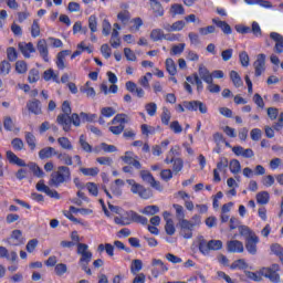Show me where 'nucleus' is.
Instances as JSON below:
<instances>
[{
	"instance_id": "nucleus-1",
	"label": "nucleus",
	"mask_w": 283,
	"mask_h": 283,
	"mask_svg": "<svg viewBox=\"0 0 283 283\" xmlns=\"http://www.w3.org/2000/svg\"><path fill=\"white\" fill-rule=\"evenodd\" d=\"M108 209H111V211H114L115 213H118V217L114 218V222L115 224H119L120 227H127L128 224H132V222H137L138 224H147L148 222L147 218L138 214V212H134L130 210L120 213V208L113 205H109Z\"/></svg>"
},
{
	"instance_id": "nucleus-2",
	"label": "nucleus",
	"mask_w": 283,
	"mask_h": 283,
	"mask_svg": "<svg viewBox=\"0 0 283 283\" xmlns=\"http://www.w3.org/2000/svg\"><path fill=\"white\" fill-rule=\"evenodd\" d=\"M77 255H81L78 264L82 271H85L86 275H92V270L90 269V262H92V251H90V245L85 243H77Z\"/></svg>"
},
{
	"instance_id": "nucleus-3",
	"label": "nucleus",
	"mask_w": 283,
	"mask_h": 283,
	"mask_svg": "<svg viewBox=\"0 0 283 283\" xmlns=\"http://www.w3.org/2000/svg\"><path fill=\"white\" fill-rule=\"evenodd\" d=\"M72 180V171L67 166H60L57 171L51 175L50 185L52 187H60L63 182Z\"/></svg>"
},
{
	"instance_id": "nucleus-4",
	"label": "nucleus",
	"mask_w": 283,
	"mask_h": 283,
	"mask_svg": "<svg viewBox=\"0 0 283 283\" xmlns=\"http://www.w3.org/2000/svg\"><path fill=\"white\" fill-rule=\"evenodd\" d=\"M224 243L220 240H210L207 241L205 238L200 237L199 238V251L202 253V255H209V251H220Z\"/></svg>"
},
{
	"instance_id": "nucleus-5",
	"label": "nucleus",
	"mask_w": 283,
	"mask_h": 283,
	"mask_svg": "<svg viewBox=\"0 0 283 283\" xmlns=\"http://www.w3.org/2000/svg\"><path fill=\"white\" fill-rule=\"evenodd\" d=\"M62 112L56 118L57 125H61L64 132H70V114H72V107H70V102H63Z\"/></svg>"
},
{
	"instance_id": "nucleus-6",
	"label": "nucleus",
	"mask_w": 283,
	"mask_h": 283,
	"mask_svg": "<svg viewBox=\"0 0 283 283\" xmlns=\"http://www.w3.org/2000/svg\"><path fill=\"white\" fill-rule=\"evenodd\" d=\"M126 182L129 185L132 193L139 196L143 200H149L151 198V190L146 189L143 185L136 182V180L128 179Z\"/></svg>"
},
{
	"instance_id": "nucleus-7",
	"label": "nucleus",
	"mask_w": 283,
	"mask_h": 283,
	"mask_svg": "<svg viewBox=\"0 0 283 283\" xmlns=\"http://www.w3.org/2000/svg\"><path fill=\"white\" fill-rule=\"evenodd\" d=\"M127 123V115L126 114H117L113 119H112V125L108 129L114 134L115 136H118L123 134L125 129V124Z\"/></svg>"
},
{
	"instance_id": "nucleus-8",
	"label": "nucleus",
	"mask_w": 283,
	"mask_h": 283,
	"mask_svg": "<svg viewBox=\"0 0 283 283\" xmlns=\"http://www.w3.org/2000/svg\"><path fill=\"white\" fill-rule=\"evenodd\" d=\"M279 271H280V265L274 264L271 268L261 269V274L263 277H268L270 282L280 283V274H277Z\"/></svg>"
},
{
	"instance_id": "nucleus-9",
	"label": "nucleus",
	"mask_w": 283,
	"mask_h": 283,
	"mask_svg": "<svg viewBox=\"0 0 283 283\" xmlns=\"http://www.w3.org/2000/svg\"><path fill=\"white\" fill-rule=\"evenodd\" d=\"M254 76H260L266 72V54L260 53L253 63Z\"/></svg>"
},
{
	"instance_id": "nucleus-10",
	"label": "nucleus",
	"mask_w": 283,
	"mask_h": 283,
	"mask_svg": "<svg viewBox=\"0 0 283 283\" xmlns=\"http://www.w3.org/2000/svg\"><path fill=\"white\" fill-rule=\"evenodd\" d=\"M184 107L189 112H200V114H207V104L200 101L184 102Z\"/></svg>"
},
{
	"instance_id": "nucleus-11",
	"label": "nucleus",
	"mask_w": 283,
	"mask_h": 283,
	"mask_svg": "<svg viewBox=\"0 0 283 283\" xmlns=\"http://www.w3.org/2000/svg\"><path fill=\"white\" fill-rule=\"evenodd\" d=\"M228 168H229V160L227 158L220 159V161L217 164V168L213 170L214 182H220V180H222V178H220V172L227 174Z\"/></svg>"
},
{
	"instance_id": "nucleus-12",
	"label": "nucleus",
	"mask_w": 283,
	"mask_h": 283,
	"mask_svg": "<svg viewBox=\"0 0 283 283\" xmlns=\"http://www.w3.org/2000/svg\"><path fill=\"white\" fill-rule=\"evenodd\" d=\"M140 178L144 180V182H148L153 189H157V191H163V186H160V181H156L151 172L148 170H142L140 171Z\"/></svg>"
},
{
	"instance_id": "nucleus-13",
	"label": "nucleus",
	"mask_w": 283,
	"mask_h": 283,
	"mask_svg": "<svg viewBox=\"0 0 283 283\" xmlns=\"http://www.w3.org/2000/svg\"><path fill=\"white\" fill-rule=\"evenodd\" d=\"M229 253H244V243L239 240H230L227 242Z\"/></svg>"
},
{
	"instance_id": "nucleus-14",
	"label": "nucleus",
	"mask_w": 283,
	"mask_h": 283,
	"mask_svg": "<svg viewBox=\"0 0 283 283\" xmlns=\"http://www.w3.org/2000/svg\"><path fill=\"white\" fill-rule=\"evenodd\" d=\"M38 52L40 54V56L43 59V61H45V63L50 62V51L48 50V41L45 39H42L38 42Z\"/></svg>"
},
{
	"instance_id": "nucleus-15",
	"label": "nucleus",
	"mask_w": 283,
	"mask_h": 283,
	"mask_svg": "<svg viewBox=\"0 0 283 283\" xmlns=\"http://www.w3.org/2000/svg\"><path fill=\"white\" fill-rule=\"evenodd\" d=\"M163 216L166 222L165 231L167 235H174V233H176V226H174V219H171V213L169 211H165Z\"/></svg>"
},
{
	"instance_id": "nucleus-16",
	"label": "nucleus",
	"mask_w": 283,
	"mask_h": 283,
	"mask_svg": "<svg viewBox=\"0 0 283 283\" xmlns=\"http://www.w3.org/2000/svg\"><path fill=\"white\" fill-rule=\"evenodd\" d=\"M258 242H260V239L255 234L247 239L245 249L248 253L251 255H255V253H258Z\"/></svg>"
},
{
	"instance_id": "nucleus-17",
	"label": "nucleus",
	"mask_w": 283,
	"mask_h": 283,
	"mask_svg": "<svg viewBox=\"0 0 283 283\" xmlns=\"http://www.w3.org/2000/svg\"><path fill=\"white\" fill-rule=\"evenodd\" d=\"M270 39H272V41H274V43H275L274 52H276V54H282V52H283V35L277 32H271Z\"/></svg>"
},
{
	"instance_id": "nucleus-18",
	"label": "nucleus",
	"mask_w": 283,
	"mask_h": 283,
	"mask_svg": "<svg viewBox=\"0 0 283 283\" xmlns=\"http://www.w3.org/2000/svg\"><path fill=\"white\" fill-rule=\"evenodd\" d=\"M232 151L235 156H241L242 158H253L255 153L251 148H244L242 146H234Z\"/></svg>"
},
{
	"instance_id": "nucleus-19",
	"label": "nucleus",
	"mask_w": 283,
	"mask_h": 283,
	"mask_svg": "<svg viewBox=\"0 0 283 283\" xmlns=\"http://www.w3.org/2000/svg\"><path fill=\"white\" fill-rule=\"evenodd\" d=\"M18 48L21 54H23L24 59H30V55L35 52L34 44H32V42H29V43L20 42L18 44Z\"/></svg>"
},
{
	"instance_id": "nucleus-20",
	"label": "nucleus",
	"mask_w": 283,
	"mask_h": 283,
	"mask_svg": "<svg viewBox=\"0 0 283 283\" xmlns=\"http://www.w3.org/2000/svg\"><path fill=\"white\" fill-rule=\"evenodd\" d=\"M165 163H166V165H171V163H172V171L175 174L182 171V168L185 167V163L180 158L166 157Z\"/></svg>"
},
{
	"instance_id": "nucleus-21",
	"label": "nucleus",
	"mask_w": 283,
	"mask_h": 283,
	"mask_svg": "<svg viewBox=\"0 0 283 283\" xmlns=\"http://www.w3.org/2000/svg\"><path fill=\"white\" fill-rule=\"evenodd\" d=\"M185 25H187L185 21L178 20L172 24H169V23L164 24V30H166V32H180L185 30Z\"/></svg>"
},
{
	"instance_id": "nucleus-22",
	"label": "nucleus",
	"mask_w": 283,
	"mask_h": 283,
	"mask_svg": "<svg viewBox=\"0 0 283 283\" xmlns=\"http://www.w3.org/2000/svg\"><path fill=\"white\" fill-rule=\"evenodd\" d=\"M70 54H72V51L70 50H63L57 53L55 61L57 70H63L65 67V57L70 56Z\"/></svg>"
},
{
	"instance_id": "nucleus-23",
	"label": "nucleus",
	"mask_w": 283,
	"mask_h": 283,
	"mask_svg": "<svg viewBox=\"0 0 283 283\" xmlns=\"http://www.w3.org/2000/svg\"><path fill=\"white\" fill-rule=\"evenodd\" d=\"M7 159L11 165H17L18 167H28V164L21 158H19L11 150L7 151Z\"/></svg>"
},
{
	"instance_id": "nucleus-24",
	"label": "nucleus",
	"mask_w": 283,
	"mask_h": 283,
	"mask_svg": "<svg viewBox=\"0 0 283 283\" xmlns=\"http://www.w3.org/2000/svg\"><path fill=\"white\" fill-rule=\"evenodd\" d=\"M231 271H247L249 263L244 259H239L232 262L230 265Z\"/></svg>"
},
{
	"instance_id": "nucleus-25",
	"label": "nucleus",
	"mask_w": 283,
	"mask_h": 283,
	"mask_svg": "<svg viewBox=\"0 0 283 283\" xmlns=\"http://www.w3.org/2000/svg\"><path fill=\"white\" fill-rule=\"evenodd\" d=\"M57 154L59 153L56 151V149H54V147H45L39 151V158L41 160H45V158H52V156H57Z\"/></svg>"
},
{
	"instance_id": "nucleus-26",
	"label": "nucleus",
	"mask_w": 283,
	"mask_h": 283,
	"mask_svg": "<svg viewBox=\"0 0 283 283\" xmlns=\"http://www.w3.org/2000/svg\"><path fill=\"white\" fill-rule=\"evenodd\" d=\"M165 65H166V71L170 76H176V74H178V66L176 65V62L174 61V59L171 57L166 59Z\"/></svg>"
},
{
	"instance_id": "nucleus-27",
	"label": "nucleus",
	"mask_w": 283,
	"mask_h": 283,
	"mask_svg": "<svg viewBox=\"0 0 283 283\" xmlns=\"http://www.w3.org/2000/svg\"><path fill=\"white\" fill-rule=\"evenodd\" d=\"M149 1H150V8L155 13V17H164L165 9H163V4H160L158 0H149Z\"/></svg>"
},
{
	"instance_id": "nucleus-28",
	"label": "nucleus",
	"mask_w": 283,
	"mask_h": 283,
	"mask_svg": "<svg viewBox=\"0 0 283 283\" xmlns=\"http://www.w3.org/2000/svg\"><path fill=\"white\" fill-rule=\"evenodd\" d=\"M101 92H103V94L105 96H107V94H117L118 93V85L116 84H112L109 87L107 86V82H103L99 86Z\"/></svg>"
},
{
	"instance_id": "nucleus-29",
	"label": "nucleus",
	"mask_w": 283,
	"mask_h": 283,
	"mask_svg": "<svg viewBox=\"0 0 283 283\" xmlns=\"http://www.w3.org/2000/svg\"><path fill=\"white\" fill-rule=\"evenodd\" d=\"M43 78L46 82L52 81L53 83H61V80H59V73L54 72L52 69L44 71Z\"/></svg>"
},
{
	"instance_id": "nucleus-30",
	"label": "nucleus",
	"mask_w": 283,
	"mask_h": 283,
	"mask_svg": "<svg viewBox=\"0 0 283 283\" xmlns=\"http://www.w3.org/2000/svg\"><path fill=\"white\" fill-rule=\"evenodd\" d=\"M82 94H86L87 98H95L96 91L92 87V82H86L85 85L81 87Z\"/></svg>"
},
{
	"instance_id": "nucleus-31",
	"label": "nucleus",
	"mask_w": 283,
	"mask_h": 283,
	"mask_svg": "<svg viewBox=\"0 0 283 283\" xmlns=\"http://www.w3.org/2000/svg\"><path fill=\"white\" fill-rule=\"evenodd\" d=\"M27 107L31 114H41V102L39 99H32L27 104Z\"/></svg>"
},
{
	"instance_id": "nucleus-32",
	"label": "nucleus",
	"mask_w": 283,
	"mask_h": 283,
	"mask_svg": "<svg viewBox=\"0 0 283 283\" xmlns=\"http://www.w3.org/2000/svg\"><path fill=\"white\" fill-rule=\"evenodd\" d=\"M199 76L205 81V83H211L213 81V75L205 66H199Z\"/></svg>"
},
{
	"instance_id": "nucleus-33",
	"label": "nucleus",
	"mask_w": 283,
	"mask_h": 283,
	"mask_svg": "<svg viewBox=\"0 0 283 283\" xmlns=\"http://www.w3.org/2000/svg\"><path fill=\"white\" fill-rule=\"evenodd\" d=\"M27 167H29L30 171H32L33 176L36 178H43V176H45V172H43V169H41L36 163H29Z\"/></svg>"
},
{
	"instance_id": "nucleus-34",
	"label": "nucleus",
	"mask_w": 283,
	"mask_h": 283,
	"mask_svg": "<svg viewBox=\"0 0 283 283\" xmlns=\"http://www.w3.org/2000/svg\"><path fill=\"white\" fill-rule=\"evenodd\" d=\"M57 160L62 163V165H67V167H72L74 161H72V156L67 153H57Z\"/></svg>"
},
{
	"instance_id": "nucleus-35",
	"label": "nucleus",
	"mask_w": 283,
	"mask_h": 283,
	"mask_svg": "<svg viewBox=\"0 0 283 283\" xmlns=\"http://www.w3.org/2000/svg\"><path fill=\"white\" fill-rule=\"evenodd\" d=\"M212 23H214V25L220 28L224 34H231V32H232L231 25H229V23H227L226 21H220L218 19H213Z\"/></svg>"
},
{
	"instance_id": "nucleus-36",
	"label": "nucleus",
	"mask_w": 283,
	"mask_h": 283,
	"mask_svg": "<svg viewBox=\"0 0 283 283\" xmlns=\"http://www.w3.org/2000/svg\"><path fill=\"white\" fill-rule=\"evenodd\" d=\"M11 240H13V247H19L23 244V234L21 230H13L11 233Z\"/></svg>"
},
{
	"instance_id": "nucleus-37",
	"label": "nucleus",
	"mask_w": 283,
	"mask_h": 283,
	"mask_svg": "<svg viewBox=\"0 0 283 283\" xmlns=\"http://www.w3.org/2000/svg\"><path fill=\"white\" fill-rule=\"evenodd\" d=\"M57 143L62 149H65L66 151H72L74 149V146L72 145V142L67 137H59Z\"/></svg>"
},
{
	"instance_id": "nucleus-38",
	"label": "nucleus",
	"mask_w": 283,
	"mask_h": 283,
	"mask_svg": "<svg viewBox=\"0 0 283 283\" xmlns=\"http://www.w3.org/2000/svg\"><path fill=\"white\" fill-rule=\"evenodd\" d=\"M140 271H143V261L140 259L133 260L130 265V273L133 275H138Z\"/></svg>"
},
{
	"instance_id": "nucleus-39",
	"label": "nucleus",
	"mask_w": 283,
	"mask_h": 283,
	"mask_svg": "<svg viewBox=\"0 0 283 283\" xmlns=\"http://www.w3.org/2000/svg\"><path fill=\"white\" fill-rule=\"evenodd\" d=\"M269 200H271V195H269V191H261L256 193L258 205H269Z\"/></svg>"
},
{
	"instance_id": "nucleus-40",
	"label": "nucleus",
	"mask_w": 283,
	"mask_h": 283,
	"mask_svg": "<svg viewBox=\"0 0 283 283\" xmlns=\"http://www.w3.org/2000/svg\"><path fill=\"white\" fill-rule=\"evenodd\" d=\"M230 81H232L234 87H242V85H244V82H242V77L235 71L230 72Z\"/></svg>"
},
{
	"instance_id": "nucleus-41",
	"label": "nucleus",
	"mask_w": 283,
	"mask_h": 283,
	"mask_svg": "<svg viewBox=\"0 0 283 283\" xmlns=\"http://www.w3.org/2000/svg\"><path fill=\"white\" fill-rule=\"evenodd\" d=\"M262 270L259 272L244 271V274L248 280H252V282H262Z\"/></svg>"
},
{
	"instance_id": "nucleus-42",
	"label": "nucleus",
	"mask_w": 283,
	"mask_h": 283,
	"mask_svg": "<svg viewBox=\"0 0 283 283\" xmlns=\"http://www.w3.org/2000/svg\"><path fill=\"white\" fill-rule=\"evenodd\" d=\"M25 140L31 151L36 149V137L32 133H25Z\"/></svg>"
},
{
	"instance_id": "nucleus-43",
	"label": "nucleus",
	"mask_w": 283,
	"mask_h": 283,
	"mask_svg": "<svg viewBox=\"0 0 283 283\" xmlns=\"http://www.w3.org/2000/svg\"><path fill=\"white\" fill-rule=\"evenodd\" d=\"M228 165L231 174H240L242 171V165L238 159H232Z\"/></svg>"
},
{
	"instance_id": "nucleus-44",
	"label": "nucleus",
	"mask_w": 283,
	"mask_h": 283,
	"mask_svg": "<svg viewBox=\"0 0 283 283\" xmlns=\"http://www.w3.org/2000/svg\"><path fill=\"white\" fill-rule=\"evenodd\" d=\"M186 44L185 43H179L176 45H172L170 50V56H180L182 52H185Z\"/></svg>"
},
{
	"instance_id": "nucleus-45",
	"label": "nucleus",
	"mask_w": 283,
	"mask_h": 283,
	"mask_svg": "<svg viewBox=\"0 0 283 283\" xmlns=\"http://www.w3.org/2000/svg\"><path fill=\"white\" fill-rule=\"evenodd\" d=\"M78 143H80V146L83 149V151H85L86 154H92V145H90V143H87L85 135L80 136Z\"/></svg>"
},
{
	"instance_id": "nucleus-46",
	"label": "nucleus",
	"mask_w": 283,
	"mask_h": 283,
	"mask_svg": "<svg viewBox=\"0 0 283 283\" xmlns=\"http://www.w3.org/2000/svg\"><path fill=\"white\" fill-rule=\"evenodd\" d=\"M150 39L151 41H163V39H165V31H163L161 29H154L150 32Z\"/></svg>"
},
{
	"instance_id": "nucleus-47",
	"label": "nucleus",
	"mask_w": 283,
	"mask_h": 283,
	"mask_svg": "<svg viewBox=\"0 0 283 283\" xmlns=\"http://www.w3.org/2000/svg\"><path fill=\"white\" fill-rule=\"evenodd\" d=\"M15 72L18 74H27L28 72V63L23 60H19L15 62Z\"/></svg>"
},
{
	"instance_id": "nucleus-48",
	"label": "nucleus",
	"mask_w": 283,
	"mask_h": 283,
	"mask_svg": "<svg viewBox=\"0 0 283 283\" xmlns=\"http://www.w3.org/2000/svg\"><path fill=\"white\" fill-rule=\"evenodd\" d=\"M151 264L156 269H159L161 273H167V271H169V268L160 259H153Z\"/></svg>"
},
{
	"instance_id": "nucleus-49",
	"label": "nucleus",
	"mask_w": 283,
	"mask_h": 283,
	"mask_svg": "<svg viewBox=\"0 0 283 283\" xmlns=\"http://www.w3.org/2000/svg\"><path fill=\"white\" fill-rule=\"evenodd\" d=\"M10 70H12V65L8 61H2L0 63V74L1 76H8L10 74Z\"/></svg>"
},
{
	"instance_id": "nucleus-50",
	"label": "nucleus",
	"mask_w": 283,
	"mask_h": 283,
	"mask_svg": "<svg viewBox=\"0 0 283 283\" xmlns=\"http://www.w3.org/2000/svg\"><path fill=\"white\" fill-rule=\"evenodd\" d=\"M158 211H160L158 206H147L140 211V213H144V216H156Z\"/></svg>"
},
{
	"instance_id": "nucleus-51",
	"label": "nucleus",
	"mask_w": 283,
	"mask_h": 283,
	"mask_svg": "<svg viewBox=\"0 0 283 283\" xmlns=\"http://www.w3.org/2000/svg\"><path fill=\"white\" fill-rule=\"evenodd\" d=\"M239 61H240L242 67H249V65L251 63V59L249 57V53H247V51H242L239 54Z\"/></svg>"
},
{
	"instance_id": "nucleus-52",
	"label": "nucleus",
	"mask_w": 283,
	"mask_h": 283,
	"mask_svg": "<svg viewBox=\"0 0 283 283\" xmlns=\"http://www.w3.org/2000/svg\"><path fill=\"white\" fill-rule=\"evenodd\" d=\"M55 275L59 277L65 275L67 273V264L65 263H57L54 268Z\"/></svg>"
},
{
	"instance_id": "nucleus-53",
	"label": "nucleus",
	"mask_w": 283,
	"mask_h": 283,
	"mask_svg": "<svg viewBox=\"0 0 283 283\" xmlns=\"http://www.w3.org/2000/svg\"><path fill=\"white\" fill-rule=\"evenodd\" d=\"M145 111L148 116H156V112H158V105L154 102L147 103L145 105Z\"/></svg>"
},
{
	"instance_id": "nucleus-54",
	"label": "nucleus",
	"mask_w": 283,
	"mask_h": 283,
	"mask_svg": "<svg viewBox=\"0 0 283 283\" xmlns=\"http://www.w3.org/2000/svg\"><path fill=\"white\" fill-rule=\"evenodd\" d=\"M170 14L177 17V14H185V7L182 4L175 3L170 7Z\"/></svg>"
},
{
	"instance_id": "nucleus-55",
	"label": "nucleus",
	"mask_w": 283,
	"mask_h": 283,
	"mask_svg": "<svg viewBox=\"0 0 283 283\" xmlns=\"http://www.w3.org/2000/svg\"><path fill=\"white\" fill-rule=\"evenodd\" d=\"M80 171H81V174H83V176H93L94 177V176H98L101 170L96 167H93V168L81 167Z\"/></svg>"
},
{
	"instance_id": "nucleus-56",
	"label": "nucleus",
	"mask_w": 283,
	"mask_h": 283,
	"mask_svg": "<svg viewBox=\"0 0 283 283\" xmlns=\"http://www.w3.org/2000/svg\"><path fill=\"white\" fill-rule=\"evenodd\" d=\"M239 233H240V235H243V238H245V240H249V238H251L252 235H255V233L253 231H251L250 228L247 226H240Z\"/></svg>"
},
{
	"instance_id": "nucleus-57",
	"label": "nucleus",
	"mask_w": 283,
	"mask_h": 283,
	"mask_svg": "<svg viewBox=\"0 0 283 283\" xmlns=\"http://www.w3.org/2000/svg\"><path fill=\"white\" fill-rule=\"evenodd\" d=\"M31 36H33V39L41 36V27L39 25V20H33L31 25Z\"/></svg>"
},
{
	"instance_id": "nucleus-58",
	"label": "nucleus",
	"mask_w": 283,
	"mask_h": 283,
	"mask_svg": "<svg viewBox=\"0 0 283 283\" xmlns=\"http://www.w3.org/2000/svg\"><path fill=\"white\" fill-rule=\"evenodd\" d=\"M172 207L176 211L177 220H179V222L185 220V208L178 203L172 205Z\"/></svg>"
},
{
	"instance_id": "nucleus-59",
	"label": "nucleus",
	"mask_w": 283,
	"mask_h": 283,
	"mask_svg": "<svg viewBox=\"0 0 283 283\" xmlns=\"http://www.w3.org/2000/svg\"><path fill=\"white\" fill-rule=\"evenodd\" d=\"M88 28L93 33L98 31V20L96 19V15H91L88 18Z\"/></svg>"
},
{
	"instance_id": "nucleus-60",
	"label": "nucleus",
	"mask_w": 283,
	"mask_h": 283,
	"mask_svg": "<svg viewBox=\"0 0 283 283\" xmlns=\"http://www.w3.org/2000/svg\"><path fill=\"white\" fill-rule=\"evenodd\" d=\"M169 120H171V112H169V108L164 107L161 113V123L163 125H169Z\"/></svg>"
},
{
	"instance_id": "nucleus-61",
	"label": "nucleus",
	"mask_w": 283,
	"mask_h": 283,
	"mask_svg": "<svg viewBox=\"0 0 283 283\" xmlns=\"http://www.w3.org/2000/svg\"><path fill=\"white\" fill-rule=\"evenodd\" d=\"M41 78V75L39 74V70L32 69L29 72L28 81L29 83H36Z\"/></svg>"
},
{
	"instance_id": "nucleus-62",
	"label": "nucleus",
	"mask_w": 283,
	"mask_h": 283,
	"mask_svg": "<svg viewBox=\"0 0 283 283\" xmlns=\"http://www.w3.org/2000/svg\"><path fill=\"white\" fill-rule=\"evenodd\" d=\"M116 114V109L114 107H103L101 109V116L104 118H112Z\"/></svg>"
},
{
	"instance_id": "nucleus-63",
	"label": "nucleus",
	"mask_w": 283,
	"mask_h": 283,
	"mask_svg": "<svg viewBox=\"0 0 283 283\" xmlns=\"http://www.w3.org/2000/svg\"><path fill=\"white\" fill-rule=\"evenodd\" d=\"M271 251L272 253H274L275 255H277L281 260V262L283 263V249L282 245L274 243L271 247Z\"/></svg>"
},
{
	"instance_id": "nucleus-64",
	"label": "nucleus",
	"mask_w": 283,
	"mask_h": 283,
	"mask_svg": "<svg viewBox=\"0 0 283 283\" xmlns=\"http://www.w3.org/2000/svg\"><path fill=\"white\" fill-rule=\"evenodd\" d=\"M133 25L130 27V32H138L143 28V19L135 18L132 20Z\"/></svg>"
}]
</instances>
